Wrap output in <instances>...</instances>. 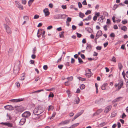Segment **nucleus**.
<instances>
[{"mask_svg": "<svg viewBox=\"0 0 128 128\" xmlns=\"http://www.w3.org/2000/svg\"><path fill=\"white\" fill-rule=\"evenodd\" d=\"M102 48V47L100 46H97L96 48V49L98 50H100Z\"/></svg>", "mask_w": 128, "mask_h": 128, "instance_id": "37998d69", "label": "nucleus"}, {"mask_svg": "<svg viewBox=\"0 0 128 128\" xmlns=\"http://www.w3.org/2000/svg\"><path fill=\"white\" fill-rule=\"evenodd\" d=\"M122 75L123 78L124 79H126L125 75V73L124 71L122 72Z\"/></svg>", "mask_w": 128, "mask_h": 128, "instance_id": "6e6d98bb", "label": "nucleus"}, {"mask_svg": "<svg viewBox=\"0 0 128 128\" xmlns=\"http://www.w3.org/2000/svg\"><path fill=\"white\" fill-rule=\"evenodd\" d=\"M64 32H62L60 33L59 36L60 37V38H64Z\"/></svg>", "mask_w": 128, "mask_h": 128, "instance_id": "6ab92c4d", "label": "nucleus"}, {"mask_svg": "<svg viewBox=\"0 0 128 128\" xmlns=\"http://www.w3.org/2000/svg\"><path fill=\"white\" fill-rule=\"evenodd\" d=\"M108 84L106 83L104 84L102 86V88H105L106 87Z\"/></svg>", "mask_w": 128, "mask_h": 128, "instance_id": "c9c22d12", "label": "nucleus"}, {"mask_svg": "<svg viewBox=\"0 0 128 128\" xmlns=\"http://www.w3.org/2000/svg\"><path fill=\"white\" fill-rule=\"evenodd\" d=\"M25 122V119L24 118H22L21 119L20 122V124L21 125H23Z\"/></svg>", "mask_w": 128, "mask_h": 128, "instance_id": "dca6fc26", "label": "nucleus"}, {"mask_svg": "<svg viewBox=\"0 0 128 128\" xmlns=\"http://www.w3.org/2000/svg\"><path fill=\"white\" fill-rule=\"evenodd\" d=\"M104 28L105 31H106L107 30V26L105 25L104 26Z\"/></svg>", "mask_w": 128, "mask_h": 128, "instance_id": "13d9d810", "label": "nucleus"}, {"mask_svg": "<svg viewBox=\"0 0 128 128\" xmlns=\"http://www.w3.org/2000/svg\"><path fill=\"white\" fill-rule=\"evenodd\" d=\"M110 36L111 37L114 38L115 37V34L114 33H112L110 34Z\"/></svg>", "mask_w": 128, "mask_h": 128, "instance_id": "c03bdc74", "label": "nucleus"}, {"mask_svg": "<svg viewBox=\"0 0 128 128\" xmlns=\"http://www.w3.org/2000/svg\"><path fill=\"white\" fill-rule=\"evenodd\" d=\"M83 112L84 110H82L80 111V112L77 113L76 115L74 116V118H73L72 119V121H73L78 116H80Z\"/></svg>", "mask_w": 128, "mask_h": 128, "instance_id": "39448f33", "label": "nucleus"}, {"mask_svg": "<svg viewBox=\"0 0 128 128\" xmlns=\"http://www.w3.org/2000/svg\"><path fill=\"white\" fill-rule=\"evenodd\" d=\"M98 54L97 52H94V54H93V56H96L98 55Z\"/></svg>", "mask_w": 128, "mask_h": 128, "instance_id": "338daca9", "label": "nucleus"}, {"mask_svg": "<svg viewBox=\"0 0 128 128\" xmlns=\"http://www.w3.org/2000/svg\"><path fill=\"white\" fill-rule=\"evenodd\" d=\"M78 7L79 8H81L82 7V6L80 2H79L78 3Z\"/></svg>", "mask_w": 128, "mask_h": 128, "instance_id": "ea45409f", "label": "nucleus"}, {"mask_svg": "<svg viewBox=\"0 0 128 128\" xmlns=\"http://www.w3.org/2000/svg\"><path fill=\"white\" fill-rule=\"evenodd\" d=\"M78 62L80 63L83 62L82 60V59L80 58V57H78Z\"/></svg>", "mask_w": 128, "mask_h": 128, "instance_id": "a19ab883", "label": "nucleus"}, {"mask_svg": "<svg viewBox=\"0 0 128 128\" xmlns=\"http://www.w3.org/2000/svg\"><path fill=\"white\" fill-rule=\"evenodd\" d=\"M72 29L73 30H74L76 28V27L74 25H72Z\"/></svg>", "mask_w": 128, "mask_h": 128, "instance_id": "5fc2aeb1", "label": "nucleus"}, {"mask_svg": "<svg viewBox=\"0 0 128 128\" xmlns=\"http://www.w3.org/2000/svg\"><path fill=\"white\" fill-rule=\"evenodd\" d=\"M103 99L102 98H100L99 100H97L95 101V103L96 104H98L99 103H100L103 101Z\"/></svg>", "mask_w": 128, "mask_h": 128, "instance_id": "f3484780", "label": "nucleus"}, {"mask_svg": "<svg viewBox=\"0 0 128 128\" xmlns=\"http://www.w3.org/2000/svg\"><path fill=\"white\" fill-rule=\"evenodd\" d=\"M6 21L7 23L8 24H10V21L9 18L8 17H6Z\"/></svg>", "mask_w": 128, "mask_h": 128, "instance_id": "5701e85b", "label": "nucleus"}, {"mask_svg": "<svg viewBox=\"0 0 128 128\" xmlns=\"http://www.w3.org/2000/svg\"><path fill=\"white\" fill-rule=\"evenodd\" d=\"M61 14H56L54 15V19H58L61 18Z\"/></svg>", "mask_w": 128, "mask_h": 128, "instance_id": "4468645a", "label": "nucleus"}, {"mask_svg": "<svg viewBox=\"0 0 128 128\" xmlns=\"http://www.w3.org/2000/svg\"><path fill=\"white\" fill-rule=\"evenodd\" d=\"M84 16V14L81 12H80L79 14V16L82 18H83Z\"/></svg>", "mask_w": 128, "mask_h": 128, "instance_id": "a211bd4d", "label": "nucleus"}, {"mask_svg": "<svg viewBox=\"0 0 128 128\" xmlns=\"http://www.w3.org/2000/svg\"><path fill=\"white\" fill-rule=\"evenodd\" d=\"M43 112L42 107L40 106H38L35 108L33 111V113L35 115H39Z\"/></svg>", "mask_w": 128, "mask_h": 128, "instance_id": "f257e3e1", "label": "nucleus"}, {"mask_svg": "<svg viewBox=\"0 0 128 128\" xmlns=\"http://www.w3.org/2000/svg\"><path fill=\"white\" fill-rule=\"evenodd\" d=\"M121 97H118V98H116L114 100V102H118L120 100V98H121Z\"/></svg>", "mask_w": 128, "mask_h": 128, "instance_id": "c85d7f7f", "label": "nucleus"}, {"mask_svg": "<svg viewBox=\"0 0 128 128\" xmlns=\"http://www.w3.org/2000/svg\"><path fill=\"white\" fill-rule=\"evenodd\" d=\"M39 18V16L38 15L36 14L34 16V19H38Z\"/></svg>", "mask_w": 128, "mask_h": 128, "instance_id": "58836bf2", "label": "nucleus"}, {"mask_svg": "<svg viewBox=\"0 0 128 128\" xmlns=\"http://www.w3.org/2000/svg\"><path fill=\"white\" fill-rule=\"evenodd\" d=\"M54 96V95L53 93L52 92H50V94H49L48 96L49 97H53Z\"/></svg>", "mask_w": 128, "mask_h": 128, "instance_id": "4c0bfd02", "label": "nucleus"}, {"mask_svg": "<svg viewBox=\"0 0 128 128\" xmlns=\"http://www.w3.org/2000/svg\"><path fill=\"white\" fill-rule=\"evenodd\" d=\"M65 85L66 86H68L70 85V84L69 83V82L67 81L65 82Z\"/></svg>", "mask_w": 128, "mask_h": 128, "instance_id": "680f3d73", "label": "nucleus"}, {"mask_svg": "<svg viewBox=\"0 0 128 128\" xmlns=\"http://www.w3.org/2000/svg\"><path fill=\"white\" fill-rule=\"evenodd\" d=\"M24 100V98H21L11 100H10V101L13 102H18L22 101L23 100Z\"/></svg>", "mask_w": 128, "mask_h": 128, "instance_id": "423d86ee", "label": "nucleus"}, {"mask_svg": "<svg viewBox=\"0 0 128 128\" xmlns=\"http://www.w3.org/2000/svg\"><path fill=\"white\" fill-rule=\"evenodd\" d=\"M43 12L44 13L45 16H47L50 14V12L48 11V8H45Z\"/></svg>", "mask_w": 128, "mask_h": 128, "instance_id": "f8f14e48", "label": "nucleus"}, {"mask_svg": "<svg viewBox=\"0 0 128 128\" xmlns=\"http://www.w3.org/2000/svg\"><path fill=\"white\" fill-rule=\"evenodd\" d=\"M102 109H100L99 110H98L96 112V113L98 114H99L100 113H101L102 112Z\"/></svg>", "mask_w": 128, "mask_h": 128, "instance_id": "7c9ffc66", "label": "nucleus"}, {"mask_svg": "<svg viewBox=\"0 0 128 128\" xmlns=\"http://www.w3.org/2000/svg\"><path fill=\"white\" fill-rule=\"evenodd\" d=\"M111 60L114 62H116V58L114 56L112 58Z\"/></svg>", "mask_w": 128, "mask_h": 128, "instance_id": "393cba45", "label": "nucleus"}, {"mask_svg": "<svg viewBox=\"0 0 128 128\" xmlns=\"http://www.w3.org/2000/svg\"><path fill=\"white\" fill-rule=\"evenodd\" d=\"M17 7L20 8H21L22 10H23L24 9L23 6L20 4Z\"/></svg>", "mask_w": 128, "mask_h": 128, "instance_id": "473e14b6", "label": "nucleus"}, {"mask_svg": "<svg viewBox=\"0 0 128 128\" xmlns=\"http://www.w3.org/2000/svg\"><path fill=\"white\" fill-rule=\"evenodd\" d=\"M4 108L6 109L9 110H12L14 109V108L11 105H8L5 106Z\"/></svg>", "mask_w": 128, "mask_h": 128, "instance_id": "6e6552de", "label": "nucleus"}, {"mask_svg": "<svg viewBox=\"0 0 128 128\" xmlns=\"http://www.w3.org/2000/svg\"><path fill=\"white\" fill-rule=\"evenodd\" d=\"M88 73H86V75L87 77L89 78L92 75V74L90 71V69H88Z\"/></svg>", "mask_w": 128, "mask_h": 128, "instance_id": "ddd939ff", "label": "nucleus"}, {"mask_svg": "<svg viewBox=\"0 0 128 128\" xmlns=\"http://www.w3.org/2000/svg\"><path fill=\"white\" fill-rule=\"evenodd\" d=\"M121 48L123 50L125 49V46L124 44L122 45L121 46Z\"/></svg>", "mask_w": 128, "mask_h": 128, "instance_id": "bf43d9fd", "label": "nucleus"}, {"mask_svg": "<svg viewBox=\"0 0 128 128\" xmlns=\"http://www.w3.org/2000/svg\"><path fill=\"white\" fill-rule=\"evenodd\" d=\"M103 14L105 16L108 17V13L106 12H103Z\"/></svg>", "mask_w": 128, "mask_h": 128, "instance_id": "c756f323", "label": "nucleus"}, {"mask_svg": "<svg viewBox=\"0 0 128 128\" xmlns=\"http://www.w3.org/2000/svg\"><path fill=\"white\" fill-rule=\"evenodd\" d=\"M48 6H49L50 8H52L53 7V5L52 3L50 4Z\"/></svg>", "mask_w": 128, "mask_h": 128, "instance_id": "052dcab7", "label": "nucleus"}, {"mask_svg": "<svg viewBox=\"0 0 128 128\" xmlns=\"http://www.w3.org/2000/svg\"><path fill=\"white\" fill-rule=\"evenodd\" d=\"M127 29V28L125 26H124L121 28V29L124 31H126Z\"/></svg>", "mask_w": 128, "mask_h": 128, "instance_id": "4be33fe9", "label": "nucleus"}, {"mask_svg": "<svg viewBox=\"0 0 128 128\" xmlns=\"http://www.w3.org/2000/svg\"><path fill=\"white\" fill-rule=\"evenodd\" d=\"M122 22L124 24H125L127 23L128 21L126 20L125 19L122 20Z\"/></svg>", "mask_w": 128, "mask_h": 128, "instance_id": "2f4dec72", "label": "nucleus"}, {"mask_svg": "<svg viewBox=\"0 0 128 128\" xmlns=\"http://www.w3.org/2000/svg\"><path fill=\"white\" fill-rule=\"evenodd\" d=\"M63 67V65H60L58 66V67L60 69H61Z\"/></svg>", "mask_w": 128, "mask_h": 128, "instance_id": "a18cd8bd", "label": "nucleus"}, {"mask_svg": "<svg viewBox=\"0 0 128 128\" xmlns=\"http://www.w3.org/2000/svg\"><path fill=\"white\" fill-rule=\"evenodd\" d=\"M91 12V11L90 10H88L85 12V14L86 15H87L90 14Z\"/></svg>", "mask_w": 128, "mask_h": 128, "instance_id": "72a5a7b5", "label": "nucleus"}, {"mask_svg": "<svg viewBox=\"0 0 128 128\" xmlns=\"http://www.w3.org/2000/svg\"><path fill=\"white\" fill-rule=\"evenodd\" d=\"M86 45L87 46L86 48V50L88 52H90L92 50V45L91 44H87Z\"/></svg>", "mask_w": 128, "mask_h": 128, "instance_id": "1a4fd4ad", "label": "nucleus"}, {"mask_svg": "<svg viewBox=\"0 0 128 128\" xmlns=\"http://www.w3.org/2000/svg\"><path fill=\"white\" fill-rule=\"evenodd\" d=\"M70 120H65L59 123L58 125H64L65 124H68Z\"/></svg>", "mask_w": 128, "mask_h": 128, "instance_id": "9d476101", "label": "nucleus"}, {"mask_svg": "<svg viewBox=\"0 0 128 128\" xmlns=\"http://www.w3.org/2000/svg\"><path fill=\"white\" fill-rule=\"evenodd\" d=\"M71 18L70 17H68L67 19V22H70L71 20Z\"/></svg>", "mask_w": 128, "mask_h": 128, "instance_id": "3c124183", "label": "nucleus"}, {"mask_svg": "<svg viewBox=\"0 0 128 128\" xmlns=\"http://www.w3.org/2000/svg\"><path fill=\"white\" fill-rule=\"evenodd\" d=\"M102 31L99 30L97 34H98V37L102 35Z\"/></svg>", "mask_w": 128, "mask_h": 128, "instance_id": "412c9836", "label": "nucleus"}, {"mask_svg": "<svg viewBox=\"0 0 128 128\" xmlns=\"http://www.w3.org/2000/svg\"><path fill=\"white\" fill-rule=\"evenodd\" d=\"M30 113L28 112H24L22 114V116L23 117L27 118L29 117L30 115Z\"/></svg>", "mask_w": 128, "mask_h": 128, "instance_id": "0eeeda50", "label": "nucleus"}, {"mask_svg": "<svg viewBox=\"0 0 128 128\" xmlns=\"http://www.w3.org/2000/svg\"><path fill=\"white\" fill-rule=\"evenodd\" d=\"M126 116V115L124 113H123L122 118H124Z\"/></svg>", "mask_w": 128, "mask_h": 128, "instance_id": "774afa93", "label": "nucleus"}, {"mask_svg": "<svg viewBox=\"0 0 128 128\" xmlns=\"http://www.w3.org/2000/svg\"><path fill=\"white\" fill-rule=\"evenodd\" d=\"M15 4L17 6H18L20 4L18 2L15 1Z\"/></svg>", "mask_w": 128, "mask_h": 128, "instance_id": "09e8293b", "label": "nucleus"}, {"mask_svg": "<svg viewBox=\"0 0 128 128\" xmlns=\"http://www.w3.org/2000/svg\"><path fill=\"white\" fill-rule=\"evenodd\" d=\"M76 34L77 37L79 38L81 37L82 36L81 34H79L78 33H77Z\"/></svg>", "mask_w": 128, "mask_h": 128, "instance_id": "603ef678", "label": "nucleus"}, {"mask_svg": "<svg viewBox=\"0 0 128 128\" xmlns=\"http://www.w3.org/2000/svg\"><path fill=\"white\" fill-rule=\"evenodd\" d=\"M97 18V16L96 15L94 16L93 17V20L94 21L96 20Z\"/></svg>", "mask_w": 128, "mask_h": 128, "instance_id": "8fccbe9b", "label": "nucleus"}, {"mask_svg": "<svg viewBox=\"0 0 128 128\" xmlns=\"http://www.w3.org/2000/svg\"><path fill=\"white\" fill-rule=\"evenodd\" d=\"M75 62L73 58H71V62L72 64L74 63Z\"/></svg>", "mask_w": 128, "mask_h": 128, "instance_id": "69168bd1", "label": "nucleus"}, {"mask_svg": "<svg viewBox=\"0 0 128 128\" xmlns=\"http://www.w3.org/2000/svg\"><path fill=\"white\" fill-rule=\"evenodd\" d=\"M112 108V106H107L105 108L104 111V112L106 113H108L109 111Z\"/></svg>", "mask_w": 128, "mask_h": 128, "instance_id": "9b49d317", "label": "nucleus"}, {"mask_svg": "<svg viewBox=\"0 0 128 128\" xmlns=\"http://www.w3.org/2000/svg\"><path fill=\"white\" fill-rule=\"evenodd\" d=\"M33 50L34 52H33V53L34 54H35L36 53V47H35L34 48Z\"/></svg>", "mask_w": 128, "mask_h": 128, "instance_id": "e2e57ef3", "label": "nucleus"}, {"mask_svg": "<svg viewBox=\"0 0 128 128\" xmlns=\"http://www.w3.org/2000/svg\"><path fill=\"white\" fill-rule=\"evenodd\" d=\"M80 101V100L79 98L76 97V98L75 100V103L76 104H78Z\"/></svg>", "mask_w": 128, "mask_h": 128, "instance_id": "2eb2a0df", "label": "nucleus"}, {"mask_svg": "<svg viewBox=\"0 0 128 128\" xmlns=\"http://www.w3.org/2000/svg\"><path fill=\"white\" fill-rule=\"evenodd\" d=\"M34 0H30L28 1V3L29 6H30Z\"/></svg>", "mask_w": 128, "mask_h": 128, "instance_id": "cd10ccee", "label": "nucleus"}, {"mask_svg": "<svg viewBox=\"0 0 128 128\" xmlns=\"http://www.w3.org/2000/svg\"><path fill=\"white\" fill-rule=\"evenodd\" d=\"M85 86L84 84L81 85L80 86V88H85Z\"/></svg>", "mask_w": 128, "mask_h": 128, "instance_id": "4d7b16f0", "label": "nucleus"}, {"mask_svg": "<svg viewBox=\"0 0 128 128\" xmlns=\"http://www.w3.org/2000/svg\"><path fill=\"white\" fill-rule=\"evenodd\" d=\"M4 26L5 28L6 31L7 33L10 35H11L12 31L10 28L6 24H4Z\"/></svg>", "mask_w": 128, "mask_h": 128, "instance_id": "7ed1b4c3", "label": "nucleus"}, {"mask_svg": "<svg viewBox=\"0 0 128 128\" xmlns=\"http://www.w3.org/2000/svg\"><path fill=\"white\" fill-rule=\"evenodd\" d=\"M0 124L5 126H7L9 128H17V126L14 124H13L12 123L9 122H2L0 123Z\"/></svg>", "mask_w": 128, "mask_h": 128, "instance_id": "f03ea898", "label": "nucleus"}, {"mask_svg": "<svg viewBox=\"0 0 128 128\" xmlns=\"http://www.w3.org/2000/svg\"><path fill=\"white\" fill-rule=\"evenodd\" d=\"M66 92L67 93L68 96L69 97H70L71 95L70 92L69 90H68L66 91Z\"/></svg>", "mask_w": 128, "mask_h": 128, "instance_id": "f704fd0d", "label": "nucleus"}, {"mask_svg": "<svg viewBox=\"0 0 128 128\" xmlns=\"http://www.w3.org/2000/svg\"><path fill=\"white\" fill-rule=\"evenodd\" d=\"M52 28V26H48L47 28V29L48 30H50Z\"/></svg>", "mask_w": 128, "mask_h": 128, "instance_id": "0e129e2a", "label": "nucleus"}, {"mask_svg": "<svg viewBox=\"0 0 128 128\" xmlns=\"http://www.w3.org/2000/svg\"><path fill=\"white\" fill-rule=\"evenodd\" d=\"M62 7L64 9H66L67 8L66 5H62Z\"/></svg>", "mask_w": 128, "mask_h": 128, "instance_id": "49530a36", "label": "nucleus"}, {"mask_svg": "<svg viewBox=\"0 0 128 128\" xmlns=\"http://www.w3.org/2000/svg\"><path fill=\"white\" fill-rule=\"evenodd\" d=\"M43 91V90L42 89L40 90H38L35 92H33L32 93H36V92H39L42 91Z\"/></svg>", "mask_w": 128, "mask_h": 128, "instance_id": "79ce46f5", "label": "nucleus"}, {"mask_svg": "<svg viewBox=\"0 0 128 128\" xmlns=\"http://www.w3.org/2000/svg\"><path fill=\"white\" fill-rule=\"evenodd\" d=\"M123 85V82L122 80H120L119 83L118 84H115V86L116 87L118 86V88H121Z\"/></svg>", "mask_w": 128, "mask_h": 128, "instance_id": "20e7f679", "label": "nucleus"}, {"mask_svg": "<svg viewBox=\"0 0 128 128\" xmlns=\"http://www.w3.org/2000/svg\"><path fill=\"white\" fill-rule=\"evenodd\" d=\"M15 85L17 88H18L20 87V84L18 82H16L15 83Z\"/></svg>", "mask_w": 128, "mask_h": 128, "instance_id": "e433bc0d", "label": "nucleus"}, {"mask_svg": "<svg viewBox=\"0 0 128 128\" xmlns=\"http://www.w3.org/2000/svg\"><path fill=\"white\" fill-rule=\"evenodd\" d=\"M78 78L80 80H81L82 81H85L86 80V78H84L80 77H78Z\"/></svg>", "mask_w": 128, "mask_h": 128, "instance_id": "bb28decb", "label": "nucleus"}, {"mask_svg": "<svg viewBox=\"0 0 128 128\" xmlns=\"http://www.w3.org/2000/svg\"><path fill=\"white\" fill-rule=\"evenodd\" d=\"M54 109V107L52 105H50L49 106V108L48 110V111L52 110Z\"/></svg>", "mask_w": 128, "mask_h": 128, "instance_id": "b1692460", "label": "nucleus"}, {"mask_svg": "<svg viewBox=\"0 0 128 128\" xmlns=\"http://www.w3.org/2000/svg\"><path fill=\"white\" fill-rule=\"evenodd\" d=\"M67 79L68 80V82H70L72 81L73 79V77L72 76H70L69 77H68L67 78Z\"/></svg>", "mask_w": 128, "mask_h": 128, "instance_id": "a878e982", "label": "nucleus"}, {"mask_svg": "<svg viewBox=\"0 0 128 128\" xmlns=\"http://www.w3.org/2000/svg\"><path fill=\"white\" fill-rule=\"evenodd\" d=\"M43 68L45 70H46L48 68L47 66L46 65H44L43 66Z\"/></svg>", "mask_w": 128, "mask_h": 128, "instance_id": "864d4df0", "label": "nucleus"}, {"mask_svg": "<svg viewBox=\"0 0 128 128\" xmlns=\"http://www.w3.org/2000/svg\"><path fill=\"white\" fill-rule=\"evenodd\" d=\"M118 66L120 70L122 69L123 66L121 63H119L118 64Z\"/></svg>", "mask_w": 128, "mask_h": 128, "instance_id": "aec40b11", "label": "nucleus"}, {"mask_svg": "<svg viewBox=\"0 0 128 128\" xmlns=\"http://www.w3.org/2000/svg\"><path fill=\"white\" fill-rule=\"evenodd\" d=\"M83 5H86L87 4L86 0H84L82 2Z\"/></svg>", "mask_w": 128, "mask_h": 128, "instance_id": "de8ad7c7", "label": "nucleus"}]
</instances>
